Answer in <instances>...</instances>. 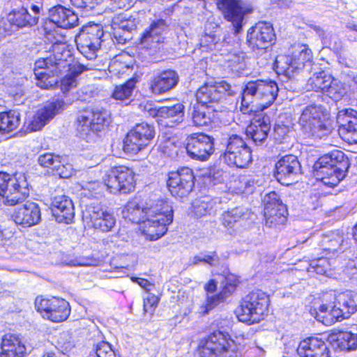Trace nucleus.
<instances>
[{
	"label": "nucleus",
	"instance_id": "f257e3e1",
	"mask_svg": "<svg viewBox=\"0 0 357 357\" xmlns=\"http://www.w3.org/2000/svg\"><path fill=\"white\" fill-rule=\"evenodd\" d=\"M52 52L48 57L40 58L35 62L36 84L41 89L52 88L58 83L59 74L65 71L66 75L60 82V88L63 93H66L77 86L79 76L87 68L74 59L65 43H54Z\"/></svg>",
	"mask_w": 357,
	"mask_h": 357
},
{
	"label": "nucleus",
	"instance_id": "f03ea898",
	"mask_svg": "<svg viewBox=\"0 0 357 357\" xmlns=\"http://www.w3.org/2000/svg\"><path fill=\"white\" fill-rule=\"evenodd\" d=\"M357 310L352 291L336 294L331 291L324 294L317 308L310 310L311 314L324 325L331 326L337 321L349 318Z\"/></svg>",
	"mask_w": 357,
	"mask_h": 357
},
{
	"label": "nucleus",
	"instance_id": "7ed1b4c3",
	"mask_svg": "<svg viewBox=\"0 0 357 357\" xmlns=\"http://www.w3.org/2000/svg\"><path fill=\"white\" fill-rule=\"evenodd\" d=\"M278 91V84L273 80L250 81L243 89L240 109L245 114H251L258 108L263 110L273 104Z\"/></svg>",
	"mask_w": 357,
	"mask_h": 357
},
{
	"label": "nucleus",
	"instance_id": "20e7f679",
	"mask_svg": "<svg viewBox=\"0 0 357 357\" xmlns=\"http://www.w3.org/2000/svg\"><path fill=\"white\" fill-rule=\"evenodd\" d=\"M173 221V209L167 202L159 201L146 211L140 223V230L146 240L156 241L167 231V226Z\"/></svg>",
	"mask_w": 357,
	"mask_h": 357
},
{
	"label": "nucleus",
	"instance_id": "39448f33",
	"mask_svg": "<svg viewBox=\"0 0 357 357\" xmlns=\"http://www.w3.org/2000/svg\"><path fill=\"white\" fill-rule=\"evenodd\" d=\"M349 160L340 150H334L321 156L314 165L315 176L326 185L336 186L344 176Z\"/></svg>",
	"mask_w": 357,
	"mask_h": 357
},
{
	"label": "nucleus",
	"instance_id": "423d86ee",
	"mask_svg": "<svg viewBox=\"0 0 357 357\" xmlns=\"http://www.w3.org/2000/svg\"><path fill=\"white\" fill-rule=\"evenodd\" d=\"M312 61V52L306 45L294 44L287 54L278 55L275 61V70L288 78L302 70Z\"/></svg>",
	"mask_w": 357,
	"mask_h": 357
},
{
	"label": "nucleus",
	"instance_id": "0eeeda50",
	"mask_svg": "<svg viewBox=\"0 0 357 357\" xmlns=\"http://www.w3.org/2000/svg\"><path fill=\"white\" fill-rule=\"evenodd\" d=\"M298 123L306 137L321 139L331 131L327 114L321 105L306 106L302 111Z\"/></svg>",
	"mask_w": 357,
	"mask_h": 357
},
{
	"label": "nucleus",
	"instance_id": "6e6552de",
	"mask_svg": "<svg viewBox=\"0 0 357 357\" xmlns=\"http://www.w3.org/2000/svg\"><path fill=\"white\" fill-rule=\"evenodd\" d=\"M269 305L268 296L262 291L245 296L236 310L238 320L248 324L259 323L264 319Z\"/></svg>",
	"mask_w": 357,
	"mask_h": 357
},
{
	"label": "nucleus",
	"instance_id": "1a4fd4ad",
	"mask_svg": "<svg viewBox=\"0 0 357 357\" xmlns=\"http://www.w3.org/2000/svg\"><path fill=\"white\" fill-rule=\"evenodd\" d=\"M109 121V114L105 109L96 108L81 111L76 119L77 135L89 141L107 126Z\"/></svg>",
	"mask_w": 357,
	"mask_h": 357
},
{
	"label": "nucleus",
	"instance_id": "9d476101",
	"mask_svg": "<svg viewBox=\"0 0 357 357\" xmlns=\"http://www.w3.org/2000/svg\"><path fill=\"white\" fill-rule=\"evenodd\" d=\"M29 184L24 174L17 173L13 176L0 172V201L14 206L24 202L29 196Z\"/></svg>",
	"mask_w": 357,
	"mask_h": 357
},
{
	"label": "nucleus",
	"instance_id": "9b49d317",
	"mask_svg": "<svg viewBox=\"0 0 357 357\" xmlns=\"http://www.w3.org/2000/svg\"><path fill=\"white\" fill-rule=\"evenodd\" d=\"M106 190L112 194H128L135 189L133 171L126 166L113 167L105 172L102 177Z\"/></svg>",
	"mask_w": 357,
	"mask_h": 357
},
{
	"label": "nucleus",
	"instance_id": "f8f14e48",
	"mask_svg": "<svg viewBox=\"0 0 357 357\" xmlns=\"http://www.w3.org/2000/svg\"><path fill=\"white\" fill-rule=\"evenodd\" d=\"M200 354L201 357H237V349L227 333L215 331L208 336Z\"/></svg>",
	"mask_w": 357,
	"mask_h": 357
},
{
	"label": "nucleus",
	"instance_id": "ddd939ff",
	"mask_svg": "<svg viewBox=\"0 0 357 357\" xmlns=\"http://www.w3.org/2000/svg\"><path fill=\"white\" fill-rule=\"evenodd\" d=\"M103 35L102 28L98 24H93L82 27L76 38L77 50L89 60L96 59Z\"/></svg>",
	"mask_w": 357,
	"mask_h": 357
},
{
	"label": "nucleus",
	"instance_id": "4468645a",
	"mask_svg": "<svg viewBox=\"0 0 357 357\" xmlns=\"http://www.w3.org/2000/svg\"><path fill=\"white\" fill-rule=\"evenodd\" d=\"M35 307L44 319L52 322L63 321L70 313L69 303L56 297L45 298L38 296L35 300Z\"/></svg>",
	"mask_w": 357,
	"mask_h": 357
},
{
	"label": "nucleus",
	"instance_id": "2eb2a0df",
	"mask_svg": "<svg viewBox=\"0 0 357 357\" xmlns=\"http://www.w3.org/2000/svg\"><path fill=\"white\" fill-rule=\"evenodd\" d=\"M223 159L229 166L245 168L252 161L251 151L241 137L233 135L227 140Z\"/></svg>",
	"mask_w": 357,
	"mask_h": 357
},
{
	"label": "nucleus",
	"instance_id": "dca6fc26",
	"mask_svg": "<svg viewBox=\"0 0 357 357\" xmlns=\"http://www.w3.org/2000/svg\"><path fill=\"white\" fill-rule=\"evenodd\" d=\"M249 47L257 54L264 52L275 41L273 26L266 22H259L248 31Z\"/></svg>",
	"mask_w": 357,
	"mask_h": 357
},
{
	"label": "nucleus",
	"instance_id": "f3484780",
	"mask_svg": "<svg viewBox=\"0 0 357 357\" xmlns=\"http://www.w3.org/2000/svg\"><path fill=\"white\" fill-rule=\"evenodd\" d=\"M153 126L142 122L137 124L127 134L123 140V151L130 154H136L148 145L154 137Z\"/></svg>",
	"mask_w": 357,
	"mask_h": 357
},
{
	"label": "nucleus",
	"instance_id": "a211bd4d",
	"mask_svg": "<svg viewBox=\"0 0 357 357\" xmlns=\"http://www.w3.org/2000/svg\"><path fill=\"white\" fill-rule=\"evenodd\" d=\"M192 170L183 167L168 174L167 187L172 196L176 198L187 197L195 184Z\"/></svg>",
	"mask_w": 357,
	"mask_h": 357
},
{
	"label": "nucleus",
	"instance_id": "6ab92c4d",
	"mask_svg": "<svg viewBox=\"0 0 357 357\" xmlns=\"http://www.w3.org/2000/svg\"><path fill=\"white\" fill-rule=\"evenodd\" d=\"M185 149L192 159L205 161L214 152V139L202 132L192 133L186 139Z\"/></svg>",
	"mask_w": 357,
	"mask_h": 357
},
{
	"label": "nucleus",
	"instance_id": "aec40b11",
	"mask_svg": "<svg viewBox=\"0 0 357 357\" xmlns=\"http://www.w3.org/2000/svg\"><path fill=\"white\" fill-rule=\"evenodd\" d=\"M266 225L269 227L282 225L286 221L287 208L274 191L265 195L263 199Z\"/></svg>",
	"mask_w": 357,
	"mask_h": 357
},
{
	"label": "nucleus",
	"instance_id": "412c9836",
	"mask_svg": "<svg viewBox=\"0 0 357 357\" xmlns=\"http://www.w3.org/2000/svg\"><path fill=\"white\" fill-rule=\"evenodd\" d=\"M217 6L225 19L231 22L234 33L238 34L242 29L245 15L252 10L244 7L241 0H218Z\"/></svg>",
	"mask_w": 357,
	"mask_h": 357
},
{
	"label": "nucleus",
	"instance_id": "4be33fe9",
	"mask_svg": "<svg viewBox=\"0 0 357 357\" xmlns=\"http://www.w3.org/2000/svg\"><path fill=\"white\" fill-rule=\"evenodd\" d=\"M275 178L282 185H289L293 183L301 173V166L294 155H287L275 164Z\"/></svg>",
	"mask_w": 357,
	"mask_h": 357
},
{
	"label": "nucleus",
	"instance_id": "5701e85b",
	"mask_svg": "<svg viewBox=\"0 0 357 357\" xmlns=\"http://www.w3.org/2000/svg\"><path fill=\"white\" fill-rule=\"evenodd\" d=\"M337 120L341 138L349 144H357V111L350 108L341 110Z\"/></svg>",
	"mask_w": 357,
	"mask_h": 357
},
{
	"label": "nucleus",
	"instance_id": "b1692460",
	"mask_svg": "<svg viewBox=\"0 0 357 357\" xmlns=\"http://www.w3.org/2000/svg\"><path fill=\"white\" fill-rule=\"evenodd\" d=\"M231 94V85L225 81H222L212 84H206L201 86L197 91L196 98L198 104L208 106V103L216 102L225 95Z\"/></svg>",
	"mask_w": 357,
	"mask_h": 357
},
{
	"label": "nucleus",
	"instance_id": "393cba45",
	"mask_svg": "<svg viewBox=\"0 0 357 357\" xmlns=\"http://www.w3.org/2000/svg\"><path fill=\"white\" fill-rule=\"evenodd\" d=\"M65 105L64 100L60 98H56L47 102L36 112L32 121L29 123L30 129L32 131H38L42 129L56 114L64 109Z\"/></svg>",
	"mask_w": 357,
	"mask_h": 357
},
{
	"label": "nucleus",
	"instance_id": "a878e982",
	"mask_svg": "<svg viewBox=\"0 0 357 357\" xmlns=\"http://www.w3.org/2000/svg\"><path fill=\"white\" fill-rule=\"evenodd\" d=\"M12 217L17 225L24 228L31 227L40 222V208L36 203L26 202L15 210Z\"/></svg>",
	"mask_w": 357,
	"mask_h": 357
},
{
	"label": "nucleus",
	"instance_id": "bb28decb",
	"mask_svg": "<svg viewBox=\"0 0 357 357\" xmlns=\"http://www.w3.org/2000/svg\"><path fill=\"white\" fill-rule=\"evenodd\" d=\"M270 130L269 116L264 113H259L255 114L250 124L246 128L245 133L256 145H260L267 139Z\"/></svg>",
	"mask_w": 357,
	"mask_h": 357
},
{
	"label": "nucleus",
	"instance_id": "cd10ccee",
	"mask_svg": "<svg viewBox=\"0 0 357 357\" xmlns=\"http://www.w3.org/2000/svg\"><path fill=\"white\" fill-rule=\"evenodd\" d=\"M167 28L166 22L162 20L153 21L149 28L146 29L141 38V45L144 48L152 50L156 52L160 49V45L163 43L162 33Z\"/></svg>",
	"mask_w": 357,
	"mask_h": 357
},
{
	"label": "nucleus",
	"instance_id": "c85d7f7f",
	"mask_svg": "<svg viewBox=\"0 0 357 357\" xmlns=\"http://www.w3.org/2000/svg\"><path fill=\"white\" fill-rule=\"evenodd\" d=\"M52 211L56 220L60 223L70 224L75 217L73 202L66 195H58L54 197Z\"/></svg>",
	"mask_w": 357,
	"mask_h": 357
},
{
	"label": "nucleus",
	"instance_id": "c756f323",
	"mask_svg": "<svg viewBox=\"0 0 357 357\" xmlns=\"http://www.w3.org/2000/svg\"><path fill=\"white\" fill-rule=\"evenodd\" d=\"M297 352L301 357H331L327 344L321 339L314 337L301 341Z\"/></svg>",
	"mask_w": 357,
	"mask_h": 357
},
{
	"label": "nucleus",
	"instance_id": "7c9ffc66",
	"mask_svg": "<svg viewBox=\"0 0 357 357\" xmlns=\"http://www.w3.org/2000/svg\"><path fill=\"white\" fill-rule=\"evenodd\" d=\"M178 82V76L176 71L164 70L153 77L150 82V90L154 94H162L174 88Z\"/></svg>",
	"mask_w": 357,
	"mask_h": 357
},
{
	"label": "nucleus",
	"instance_id": "2f4dec72",
	"mask_svg": "<svg viewBox=\"0 0 357 357\" xmlns=\"http://www.w3.org/2000/svg\"><path fill=\"white\" fill-rule=\"evenodd\" d=\"M88 216L93 227L102 232L109 231L115 225L114 216L107 211L98 206L89 207L87 211Z\"/></svg>",
	"mask_w": 357,
	"mask_h": 357
},
{
	"label": "nucleus",
	"instance_id": "473e14b6",
	"mask_svg": "<svg viewBox=\"0 0 357 357\" xmlns=\"http://www.w3.org/2000/svg\"><path fill=\"white\" fill-rule=\"evenodd\" d=\"M49 18L57 26L69 29L77 24V15L70 9L57 5L49 10Z\"/></svg>",
	"mask_w": 357,
	"mask_h": 357
},
{
	"label": "nucleus",
	"instance_id": "72a5a7b5",
	"mask_svg": "<svg viewBox=\"0 0 357 357\" xmlns=\"http://www.w3.org/2000/svg\"><path fill=\"white\" fill-rule=\"evenodd\" d=\"M25 352V345L18 335L7 333L3 336L0 351L1 357H23Z\"/></svg>",
	"mask_w": 357,
	"mask_h": 357
},
{
	"label": "nucleus",
	"instance_id": "f704fd0d",
	"mask_svg": "<svg viewBox=\"0 0 357 357\" xmlns=\"http://www.w3.org/2000/svg\"><path fill=\"white\" fill-rule=\"evenodd\" d=\"M184 107L181 103L172 106L159 107L158 121L159 123L168 127H174L183 119Z\"/></svg>",
	"mask_w": 357,
	"mask_h": 357
},
{
	"label": "nucleus",
	"instance_id": "c9c22d12",
	"mask_svg": "<svg viewBox=\"0 0 357 357\" xmlns=\"http://www.w3.org/2000/svg\"><path fill=\"white\" fill-rule=\"evenodd\" d=\"M199 45L203 52L217 51L223 55L224 48L225 46H229V42L226 38L222 40L221 34L215 30L210 33L206 32L202 35L199 40Z\"/></svg>",
	"mask_w": 357,
	"mask_h": 357
},
{
	"label": "nucleus",
	"instance_id": "e433bc0d",
	"mask_svg": "<svg viewBox=\"0 0 357 357\" xmlns=\"http://www.w3.org/2000/svg\"><path fill=\"white\" fill-rule=\"evenodd\" d=\"M217 112L211 106L196 104L193 106L192 119L195 126L204 127L211 126L215 122Z\"/></svg>",
	"mask_w": 357,
	"mask_h": 357
},
{
	"label": "nucleus",
	"instance_id": "4c0bfd02",
	"mask_svg": "<svg viewBox=\"0 0 357 357\" xmlns=\"http://www.w3.org/2000/svg\"><path fill=\"white\" fill-rule=\"evenodd\" d=\"M344 234L339 230L331 231L323 236L321 245L326 255H335L344 250Z\"/></svg>",
	"mask_w": 357,
	"mask_h": 357
},
{
	"label": "nucleus",
	"instance_id": "58836bf2",
	"mask_svg": "<svg viewBox=\"0 0 357 357\" xmlns=\"http://www.w3.org/2000/svg\"><path fill=\"white\" fill-rule=\"evenodd\" d=\"M8 21L19 28L32 26L37 24L38 16H31L27 10L22 6L21 8H13L7 15Z\"/></svg>",
	"mask_w": 357,
	"mask_h": 357
},
{
	"label": "nucleus",
	"instance_id": "ea45409f",
	"mask_svg": "<svg viewBox=\"0 0 357 357\" xmlns=\"http://www.w3.org/2000/svg\"><path fill=\"white\" fill-rule=\"evenodd\" d=\"M330 340L335 349L352 351L357 349V334L349 331H340L330 336Z\"/></svg>",
	"mask_w": 357,
	"mask_h": 357
},
{
	"label": "nucleus",
	"instance_id": "a19ab883",
	"mask_svg": "<svg viewBox=\"0 0 357 357\" xmlns=\"http://www.w3.org/2000/svg\"><path fill=\"white\" fill-rule=\"evenodd\" d=\"M137 20L132 16H128L126 14L120 15L113 22V29L114 30V35L116 38H123L122 40L126 41L128 39V35L132 31L137 27Z\"/></svg>",
	"mask_w": 357,
	"mask_h": 357
},
{
	"label": "nucleus",
	"instance_id": "79ce46f5",
	"mask_svg": "<svg viewBox=\"0 0 357 357\" xmlns=\"http://www.w3.org/2000/svg\"><path fill=\"white\" fill-rule=\"evenodd\" d=\"M149 208H141L137 199L129 201L122 211L123 218L134 223L140 224Z\"/></svg>",
	"mask_w": 357,
	"mask_h": 357
},
{
	"label": "nucleus",
	"instance_id": "37998d69",
	"mask_svg": "<svg viewBox=\"0 0 357 357\" xmlns=\"http://www.w3.org/2000/svg\"><path fill=\"white\" fill-rule=\"evenodd\" d=\"M331 75H332L328 74L324 70L314 73L307 82V90H312L317 92L320 91L325 93Z\"/></svg>",
	"mask_w": 357,
	"mask_h": 357
},
{
	"label": "nucleus",
	"instance_id": "c03bdc74",
	"mask_svg": "<svg viewBox=\"0 0 357 357\" xmlns=\"http://www.w3.org/2000/svg\"><path fill=\"white\" fill-rule=\"evenodd\" d=\"M251 213L244 207H236L225 212L222 215V222L225 227H231L234 224L250 218Z\"/></svg>",
	"mask_w": 357,
	"mask_h": 357
},
{
	"label": "nucleus",
	"instance_id": "a18cd8bd",
	"mask_svg": "<svg viewBox=\"0 0 357 357\" xmlns=\"http://www.w3.org/2000/svg\"><path fill=\"white\" fill-rule=\"evenodd\" d=\"M255 185V180L251 176L241 175L229 183V188L236 193H251Z\"/></svg>",
	"mask_w": 357,
	"mask_h": 357
},
{
	"label": "nucleus",
	"instance_id": "49530a36",
	"mask_svg": "<svg viewBox=\"0 0 357 357\" xmlns=\"http://www.w3.org/2000/svg\"><path fill=\"white\" fill-rule=\"evenodd\" d=\"M337 259H333L332 262L330 261L327 257H321L311 261L310 267L308 268L309 272H315L319 275H326L328 277L333 275L332 273L331 266L336 263Z\"/></svg>",
	"mask_w": 357,
	"mask_h": 357
},
{
	"label": "nucleus",
	"instance_id": "de8ad7c7",
	"mask_svg": "<svg viewBox=\"0 0 357 357\" xmlns=\"http://www.w3.org/2000/svg\"><path fill=\"white\" fill-rule=\"evenodd\" d=\"M20 124V115L16 111L0 113V132H10Z\"/></svg>",
	"mask_w": 357,
	"mask_h": 357
},
{
	"label": "nucleus",
	"instance_id": "09e8293b",
	"mask_svg": "<svg viewBox=\"0 0 357 357\" xmlns=\"http://www.w3.org/2000/svg\"><path fill=\"white\" fill-rule=\"evenodd\" d=\"M326 88L325 94L335 101L341 100L347 93L346 84L333 75H331Z\"/></svg>",
	"mask_w": 357,
	"mask_h": 357
},
{
	"label": "nucleus",
	"instance_id": "8fccbe9b",
	"mask_svg": "<svg viewBox=\"0 0 357 357\" xmlns=\"http://www.w3.org/2000/svg\"><path fill=\"white\" fill-rule=\"evenodd\" d=\"M230 45L225 46L223 54L225 60L229 63V66L234 70H238L244 68L245 54L238 50L230 51Z\"/></svg>",
	"mask_w": 357,
	"mask_h": 357
},
{
	"label": "nucleus",
	"instance_id": "3c124183",
	"mask_svg": "<svg viewBox=\"0 0 357 357\" xmlns=\"http://www.w3.org/2000/svg\"><path fill=\"white\" fill-rule=\"evenodd\" d=\"M135 83L136 82L134 79H130L125 84L116 86L112 93V97L119 100L128 99L132 95Z\"/></svg>",
	"mask_w": 357,
	"mask_h": 357
},
{
	"label": "nucleus",
	"instance_id": "603ef678",
	"mask_svg": "<svg viewBox=\"0 0 357 357\" xmlns=\"http://www.w3.org/2000/svg\"><path fill=\"white\" fill-rule=\"evenodd\" d=\"M200 262H203L210 265L211 266H215L219 264L220 259L218 255L215 252L202 253L199 255L195 256L190 261L192 265H197Z\"/></svg>",
	"mask_w": 357,
	"mask_h": 357
},
{
	"label": "nucleus",
	"instance_id": "864d4df0",
	"mask_svg": "<svg viewBox=\"0 0 357 357\" xmlns=\"http://www.w3.org/2000/svg\"><path fill=\"white\" fill-rule=\"evenodd\" d=\"M105 189L106 190V185L103 181L102 183L98 181H90L83 186V194L84 196L96 197L102 195Z\"/></svg>",
	"mask_w": 357,
	"mask_h": 357
},
{
	"label": "nucleus",
	"instance_id": "5fc2aeb1",
	"mask_svg": "<svg viewBox=\"0 0 357 357\" xmlns=\"http://www.w3.org/2000/svg\"><path fill=\"white\" fill-rule=\"evenodd\" d=\"M61 156L51 153L40 155L38 158V164L44 168H50L52 172L59 165Z\"/></svg>",
	"mask_w": 357,
	"mask_h": 357
},
{
	"label": "nucleus",
	"instance_id": "6e6d98bb",
	"mask_svg": "<svg viewBox=\"0 0 357 357\" xmlns=\"http://www.w3.org/2000/svg\"><path fill=\"white\" fill-rule=\"evenodd\" d=\"M238 279L236 275L233 274H228L225 275L224 277V280L222 281L224 286L221 291L223 294V296L227 297L232 294L238 286Z\"/></svg>",
	"mask_w": 357,
	"mask_h": 357
},
{
	"label": "nucleus",
	"instance_id": "4d7b16f0",
	"mask_svg": "<svg viewBox=\"0 0 357 357\" xmlns=\"http://www.w3.org/2000/svg\"><path fill=\"white\" fill-rule=\"evenodd\" d=\"M227 297L223 296V294L220 292L219 294L213 295L211 296H208L206 303L200 307L199 313L202 314H206L213 309L220 301H222Z\"/></svg>",
	"mask_w": 357,
	"mask_h": 357
},
{
	"label": "nucleus",
	"instance_id": "13d9d810",
	"mask_svg": "<svg viewBox=\"0 0 357 357\" xmlns=\"http://www.w3.org/2000/svg\"><path fill=\"white\" fill-rule=\"evenodd\" d=\"M194 213L198 217H202L207 213H210L213 208V204L209 202L208 197H204L200 201H197L193 204Z\"/></svg>",
	"mask_w": 357,
	"mask_h": 357
},
{
	"label": "nucleus",
	"instance_id": "bf43d9fd",
	"mask_svg": "<svg viewBox=\"0 0 357 357\" xmlns=\"http://www.w3.org/2000/svg\"><path fill=\"white\" fill-rule=\"evenodd\" d=\"M93 357H116L111 345L106 342H101L96 345Z\"/></svg>",
	"mask_w": 357,
	"mask_h": 357
},
{
	"label": "nucleus",
	"instance_id": "052dcab7",
	"mask_svg": "<svg viewBox=\"0 0 357 357\" xmlns=\"http://www.w3.org/2000/svg\"><path fill=\"white\" fill-rule=\"evenodd\" d=\"M160 147L164 154L171 158L176 156L179 150V147L176 145L175 142L170 139L163 142Z\"/></svg>",
	"mask_w": 357,
	"mask_h": 357
},
{
	"label": "nucleus",
	"instance_id": "680f3d73",
	"mask_svg": "<svg viewBox=\"0 0 357 357\" xmlns=\"http://www.w3.org/2000/svg\"><path fill=\"white\" fill-rule=\"evenodd\" d=\"M54 172L61 178H69L73 174V168L70 164H64L61 158L59 165L55 167Z\"/></svg>",
	"mask_w": 357,
	"mask_h": 357
},
{
	"label": "nucleus",
	"instance_id": "e2e57ef3",
	"mask_svg": "<svg viewBox=\"0 0 357 357\" xmlns=\"http://www.w3.org/2000/svg\"><path fill=\"white\" fill-rule=\"evenodd\" d=\"M158 298L153 294H147L144 298V310L145 312L153 314L158 303Z\"/></svg>",
	"mask_w": 357,
	"mask_h": 357
},
{
	"label": "nucleus",
	"instance_id": "0e129e2a",
	"mask_svg": "<svg viewBox=\"0 0 357 357\" xmlns=\"http://www.w3.org/2000/svg\"><path fill=\"white\" fill-rule=\"evenodd\" d=\"M142 111L146 116L156 118L158 119L159 115V107H156L152 102H147L139 105Z\"/></svg>",
	"mask_w": 357,
	"mask_h": 357
},
{
	"label": "nucleus",
	"instance_id": "69168bd1",
	"mask_svg": "<svg viewBox=\"0 0 357 357\" xmlns=\"http://www.w3.org/2000/svg\"><path fill=\"white\" fill-rule=\"evenodd\" d=\"M101 0H70L71 3L79 8L92 9Z\"/></svg>",
	"mask_w": 357,
	"mask_h": 357
},
{
	"label": "nucleus",
	"instance_id": "338daca9",
	"mask_svg": "<svg viewBox=\"0 0 357 357\" xmlns=\"http://www.w3.org/2000/svg\"><path fill=\"white\" fill-rule=\"evenodd\" d=\"M343 271L349 277H353L357 274L356 262L354 260H349L345 266Z\"/></svg>",
	"mask_w": 357,
	"mask_h": 357
},
{
	"label": "nucleus",
	"instance_id": "774afa93",
	"mask_svg": "<svg viewBox=\"0 0 357 357\" xmlns=\"http://www.w3.org/2000/svg\"><path fill=\"white\" fill-rule=\"evenodd\" d=\"M131 280L134 282L137 283L142 288L145 289L146 291H149L151 290L150 287L153 286V284L146 279L132 277Z\"/></svg>",
	"mask_w": 357,
	"mask_h": 357
}]
</instances>
